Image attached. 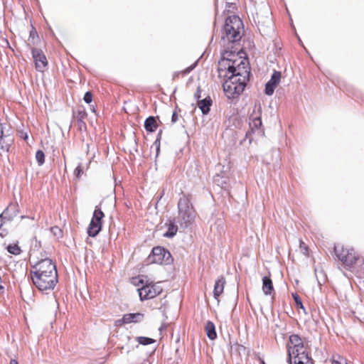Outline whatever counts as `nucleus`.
<instances>
[{"instance_id":"f257e3e1","label":"nucleus","mask_w":364,"mask_h":364,"mask_svg":"<svg viewBox=\"0 0 364 364\" xmlns=\"http://www.w3.org/2000/svg\"><path fill=\"white\" fill-rule=\"evenodd\" d=\"M222 65L227 68V79L223 85L224 92L229 99L235 98L245 90L249 80V68L243 60L236 64L235 60L229 59H223Z\"/></svg>"},{"instance_id":"f03ea898","label":"nucleus","mask_w":364,"mask_h":364,"mask_svg":"<svg viewBox=\"0 0 364 364\" xmlns=\"http://www.w3.org/2000/svg\"><path fill=\"white\" fill-rule=\"evenodd\" d=\"M177 208L176 223L179 224L181 228L186 229L193 222L196 218V211L191 202V196L190 194H182L179 198Z\"/></svg>"},{"instance_id":"7ed1b4c3","label":"nucleus","mask_w":364,"mask_h":364,"mask_svg":"<svg viewBox=\"0 0 364 364\" xmlns=\"http://www.w3.org/2000/svg\"><path fill=\"white\" fill-rule=\"evenodd\" d=\"M243 23L237 16H229L225 20L222 39L228 42L235 43L242 38Z\"/></svg>"},{"instance_id":"20e7f679","label":"nucleus","mask_w":364,"mask_h":364,"mask_svg":"<svg viewBox=\"0 0 364 364\" xmlns=\"http://www.w3.org/2000/svg\"><path fill=\"white\" fill-rule=\"evenodd\" d=\"M287 347V361L289 364H292L293 360L299 359L303 355H309L306 350V348L301 338L296 334H293L289 336V341Z\"/></svg>"},{"instance_id":"39448f33","label":"nucleus","mask_w":364,"mask_h":364,"mask_svg":"<svg viewBox=\"0 0 364 364\" xmlns=\"http://www.w3.org/2000/svg\"><path fill=\"white\" fill-rule=\"evenodd\" d=\"M30 274L58 277L56 266L54 262L48 258L41 259L35 265L32 266Z\"/></svg>"},{"instance_id":"423d86ee","label":"nucleus","mask_w":364,"mask_h":364,"mask_svg":"<svg viewBox=\"0 0 364 364\" xmlns=\"http://www.w3.org/2000/svg\"><path fill=\"white\" fill-rule=\"evenodd\" d=\"M30 277L33 284L41 291L53 290L58 282V277L47 275L30 274Z\"/></svg>"},{"instance_id":"0eeeda50","label":"nucleus","mask_w":364,"mask_h":364,"mask_svg":"<svg viewBox=\"0 0 364 364\" xmlns=\"http://www.w3.org/2000/svg\"><path fill=\"white\" fill-rule=\"evenodd\" d=\"M334 252L337 258L348 267L353 265L358 259V255L353 248L337 245L334 247Z\"/></svg>"},{"instance_id":"6e6552de","label":"nucleus","mask_w":364,"mask_h":364,"mask_svg":"<svg viewBox=\"0 0 364 364\" xmlns=\"http://www.w3.org/2000/svg\"><path fill=\"white\" fill-rule=\"evenodd\" d=\"M139 282L143 284L141 288L137 289L141 301L153 299L162 291V288L159 283H148L146 282L144 284V279H140Z\"/></svg>"},{"instance_id":"1a4fd4ad","label":"nucleus","mask_w":364,"mask_h":364,"mask_svg":"<svg viewBox=\"0 0 364 364\" xmlns=\"http://www.w3.org/2000/svg\"><path fill=\"white\" fill-rule=\"evenodd\" d=\"M105 217L100 205H96L92 218L87 228V234L90 237H95L102 229V220Z\"/></svg>"},{"instance_id":"9d476101","label":"nucleus","mask_w":364,"mask_h":364,"mask_svg":"<svg viewBox=\"0 0 364 364\" xmlns=\"http://www.w3.org/2000/svg\"><path fill=\"white\" fill-rule=\"evenodd\" d=\"M171 254L164 247H154L151 254L147 258L148 263L168 264L171 260Z\"/></svg>"},{"instance_id":"9b49d317","label":"nucleus","mask_w":364,"mask_h":364,"mask_svg":"<svg viewBox=\"0 0 364 364\" xmlns=\"http://www.w3.org/2000/svg\"><path fill=\"white\" fill-rule=\"evenodd\" d=\"M32 56L35 62L36 70L43 72L48 65L47 58L43 51L38 48H33Z\"/></svg>"},{"instance_id":"f8f14e48","label":"nucleus","mask_w":364,"mask_h":364,"mask_svg":"<svg viewBox=\"0 0 364 364\" xmlns=\"http://www.w3.org/2000/svg\"><path fill=\"white\" fill-rule=\"evenodd\" d=\"M144 315L141 313L126 314L121 319L115 321L116 326H122L124 324H129L132 323H139L144 320Z\"/></svg>"},{"instance_id":"ddd939ff","label":"nucleus","mask_w":364,"mask_h":364,"mask_svg":"<svg viewBox=\"0 0 364 364\" xmlns=\"http://www.w3.org/2000/svg\"><path fill=\"white\" fill-rule=\"evenodd\" d=\"M19 213V207L17 203H10L6 208L1 213L0 218L7 222H10L16 218Z\"/></svg>"},{"instance_id":"4468645a","label":"nucleus","mask_w":364,"mask_h":364,"mask_svg":"<svg viewBox=\"0 0 364 364\" xmlns=\"http://www.w3.org/2000/svg\"><path fill=\"white\" fill-rule=\"evenodd\" d=\"M225 283L226 282L224 277H220L215 281L213 289V296L215 299L217 300L218 304H219L220 301L219 296L223 294L224 291Z\"/></svg>"},{"instance_id":"2eb2a0df","label":"nucleus","mask_w":364,"mask_h":364,"mask_svg":"<svg viewBox=\"0 0 364 364\" xmlns=\"http://www.w3.org/2000/svg\"><path fill=\"white\" fill-rule=\"evenodd\" d=\"M258 115L253 116V114H252L250 117V122L249 125L252 132H255V131L259 130L262 126V119L260 117V107H258Z\"/></svg>"},{"instance_id":"dca6fc26","label":"nucleus","mask_w":364,"mask_h":364,"mask_svg":"<svg viewBox=\"0 0 364 364\" xmlns=\"http://www.w3.org/2000/svg\"><path fill=\"white\" fill-rule=\"evenodd\" d=\"M176 223V218L169 220L168 224H167L168 230L164 234V237H173L174 235H176L178 229Z\"/></svg>"},{"instance_id":"f3484780","label":"nucleus","mask_w":364,"mask_h":364,"mask_svg":"<svg viewBox=\"0 0 364 364\" xmlns=\"http://www.w3.org/2000/svg\"><path fill=\"white\" fill-rule=\"evenodd\" d=\"M212 100L210 97H207L202 100L198 102V105L203 114H207L210 111Z\"/></svg>"},{"instance_id":"a211bd4d","label":"nucleus","mask_w":364,"mask_h":364,"mask_svg":"<svg viewBox=\"0 0 364 364\" xmlns=\"http://www.w3.org/2000/svg\"><path fill=\"white\" fill-rule=\"evenodd\" d=\"M262 291L265 295H270L274 291L272 282L268 277H264L262 279Z\"/></svg>"},{"instance_id":"6ab92c4d","label":"nucleus","mask_w":364,"mask_h":364,"mask_svg":"<svg viewBox=\"0 0 364 364\" xmlns=\"http://www.w3.org/2000/svg\"><path fill=\"white\" fill-rule=\"evenodd\" d=\"M205 328L208 338H210V340H214L216 338L217 333L215 331V327L212 321H207L205 323Z\"/></svg>"},{"instance_id":"aec40b11","label":"nucleus","mask_w":364,"mask_h":364,"mask_svg":"<svg viewBox=\"0 0 364 364\" xmlns=\"http://www.w3.org/2000/svg\"><path fill=\"white\" fill-rule=\"evenodd\" d=\"M144 127L147 132H154L157 128V124L155 118L154 117H149L145 120Z\"/></svg>"},{"instance_id":"412c9836","label":"nucleus","mask_w":364,"mask_h":364,"mask_svg":"<svg viewBox=\"0 0 364 364\" xmlns=\"http://www.w3.org/2000/svg\"><path fill=\"white\" fill-rule=\"evenodd\" d=\"M294 364H314V360L309 355H302L299 359L292 361Z\"/></svg>"},{"instance_id":"4be33fe9","label":"nucleus","mask_w":364,"mask_h":364,"mask_svg":"<svg viewBox=\"0 0 364 364\" xmlns=\"http://www.w3.org/2000/svg\"><path fill=\"white\" fill-rule=\"evenodd\" d=\"M281 73L274 71L271 77V79L268 81L271 85L277 87L280 82Z\"/></svg>"},{"instance_id":"5701e85b","label":"nucleus","mask_w":364,"mask_h":364,"mask_svg":"<svg viewBox=\"0 0 364 364\" xmlns=\"http://www.w3.org/2000/svg\"><path fill=\"white\" fill-rule=\"evenodd\" d=\"M136 341L141 345L146 346L155 343V340L151 338L144 336H138Z\"/></svg>"},{"instance_id":"b1692460","label":"nucleus","mask_w":364,"mask_h":364,"mask_svg":"<svg viewBox=\"0 0 364 364\" xmlns=\"http://www.w3.org/2000/svg\"><path fill=\"white\" fill-rule=\"evenodd\" d=\"M6 250L10 254L14 255H18L21 252L20 247L16 244L9 245L6 247Z\"/></svg>"},{"instance_id":"393cba45","label":"nucleus","mask_w":364,"mask_h":364,"mask_svg":"<svg viewBox=\"0 0 364 364\" xmlns=\"http://www.w3.org/2000/svg\"><path fill=\"white\" fill-rule=\"evenodd\" d=\"M36 159L39 166H41L45 162V154L43 151L38 150L36 153Z\"/></svg>"},{"instance_id":"a878e982","label":"nucleus","mask_w":364,"mask_h":364,"mask_svg":"<svg viewBox=\"0 0 364 364\" xmlns=\"http://www.w3.org/2000/svg\"><path fill=\"white\" fill-rule=\"evenodd\" d=\"M275 88V86L267 82L265 85V94L269 96L272 95L274 93Z\"/></svg>"},{"instance_id":"bb28decb","label":"nucleus","mask_w":364,"mask_h":364,"mask_svg":"<svg viewBox=\"0 0 364 364\" xmlns=\"http://www.w3.org/2000/svg\"><path fill=\"white\" fill-rule=\"evenodd\" d=\"M53 234L57 237H61L63 235L62 230L57 226L53 227L50 229Z\"/></svg>"},{"instance_id":"cd10ccee","label":"nucleus","mask_w":364,"mask_h":364,"mask_svg":"<svg viewBox=\"0 0 364 364\" xmlns=\"http://www.w3.org/2000/svg\"><path fill=\"white\" fill-rule=\"evenodd\" d=\"M7 222L4 218H0V235L4 237L7 235V231L5 230L1 229L4 224Z\"/></svg>"},{"instance_id":"c85d7f7f","label":"nucleus","mask_w":364,"mask_h":364,"mask_svg":"<svg viewBox=\"0 0 364 364\" xmlns=\"http://www.w3.org/2000/svg\"><path fill=\"white\" fill-rule=\"evenodd\" d=\"M223 177L220 176V175H216L215 177H214V181L215 183H217L219 186H220L222 188H225V185L226 184V181H222L221 182H220V179H222Z\"/></svg>"},{"instance_id":"c756f323","label":"nucleus","mask_w":364,"mask_h":364,"mask_svg":"<svg viewBox=\"0 0 364 364\" xmlns=\"http://www.w3.org/2000/svg\"><path fill=\"white\" fill-rule=\"evenodd\" d=\"M83 100L86 103H87V104L90 103L92 100V93L90 92H85Z\"/></svg>"},{"instance_id":"7c9ffc66","label":"nucleus","mask_w":364,"mask_h":364,"mask_svg":"<svg viewBox=\"0 0 364 364\" xmlns=\"http://www.w3.org/2000/svg\"><path fill=\"white\" fill-rule=\"evenodd\" d=\"M293 297H294V299L295 302L296 303V304H297L298 306H299L301 308H304L303 304H302V302H301V299H300L299 296L296 294H293Z\"/></svg>"},{"instance_id":"2f4dec72","label":"nucleus","mask_w":364,"mask_h":364,"mask_svg":"<svg viewBox=\"0 0 364 364\" xmlns=\"http://www.w3.org/2000/svg\"><path fill=\"white\" fill-rule=\"evenodd\" d=\"M9 144H4L1 141H0V150L9 151Z\"/></svg>"},{"instance_id":"473e14b6","label":"nucleus","mask_w":364,"mask_h":364,"mask_svg":"<svg viewBox=\"0 0 364 364\" xmlns=\"http://www.w3.org/2000/svg\"><path fill=\"white\" fill-rule=\"evenodd\" d=\"M338 360L333 359V364H344L345 363H346V359H344L343 358H341L340 356H338Z\"/></svg>"},{"instance_id":"72a5a7b5","label":"nucleus","mask_w":364,"mask_h":364,"mask_svg":"<svg viewBox=\"0 0 364 364\" xmlns=\"http://www.w3.org/2000/svg\"><path fill=\"white\" fill-rule=\"evenodd\" d=\"M82 172V168L80 166H78L74 171V173L77 177H79Z\"/></svg>"},{"instance_id":"f704fd0d","label":"nucleus","mask_w":364,"mask_h":364,"mask_svg":"<svg viewBox=\"0 0 364 364\" xmlns=\"http://www.w3.org/2000/svg\"><path fill=\"white\" fill-rule=\"evenodd\" d=\"M200 92H201V90H200V87H198V89L194 95V97L196 100H199L200 98Z\"/></svg>"},{"instance_id":"c9c22d12","label":"nucleus","mask_w":364,"mask_h":364,"mask_svg":"<svg viewBox=\"0 0 364 364\" xmlns=\"http://www.w3.org/2000/svg\"><path fill=\"white\" fill-rule=\"evenodd\" d=\"M178 117L176 112H173L171 117V122L175 123L178 121Z\"/></svg>"},{"instance_id":"e433bc0d","label":"nucleus","mask_w":364,"mask_h":364,"mask_svg":"<svg viewBox=\"0 0 364 364\" xmlns=\"http://www.w3.org/2000/svg\"><path fill=\"white\" fill-rule=\"evenodd\" d=\"M194 67H195V64H194V65H191V66H190V67H188V68H187L186 69H185V70H183V73H184V74H188V73H190V72H191V71L194 68Z\"/></svg>"},{"instance_id":"4c0bfd02","label":"nucleus","mask_w":364,"mask_h":364,"mask_svg":"<svg viewBox=\"0 0 364 364\" xmlns=\"http://www.w3.org/2000/svg\"><path fill=\"white\" fill-rule=\"evenodd\" d=\"M223 56H237V55L232 53L231 52H226L223 54Z\"/></svg>"},{"instance_id":"58836bf2","label":"nucleus","mask_w":364,"mask_h":364,"mask_svg":"<svg viewBox=\"0 0 364 364\" xmlns=\"http://www.w3.org/2000/svg\"><path fill=\"white\" fill-rule=\"evenodd\" d=\"M3 134H4V132H3L2 124H0V139L2 137Z\"/></svg>"},{"instance_id":"ea45409f","label":"nucleus","mask_w":364,"mask_h":364,"mask_svg":"<svg viewBox=\"0 0 364 364\" xmlns=\"http://www.w3.org/2000/svg\"><path fill=\"white\" fill-rule=\"evenodd\" d=\"M10 364H18V363L17 362L16 360L11 359V361H10Z\"/></svg>"},{"instance_id":"a19ab883","label":"nucleus","mask_w":364,"mask_h":364,"mask_svg":"<svg viewBox=\"0 0 364 364\" xmlns=\"http://www.w3.org/2000/svg\"><path fill=\"white\" fill-rule=\"evenodd\" d=\"M78 115L80 117V118H82L85 115V113L82 112H79Z\"/></svg>"},{"instance_id":"79ce46f5","label":"nucleus","mask_w":364,"mask_h":364,"mask_svg":"<svg viewBox=\"0 0 364 364\" xmlns=\"http://www.w3.org/2000/svg\"><path fill=\"white\" fill-rule=\"evenodd\" d=\"M250 132H247V134H246V137H249V134H250Z\"/></svg>"},{"instance_id":"37998d69","label":"nucleus","mask_w":364,"mask_h":364,"mask_svg":"<svg viewBox=\"0 0 364 364\" xmlns=\"http://www.w3.org/2000/svg\"><path fill=\"white\" fill-rule=\"evenodd\" d=\"M4 289V287L0 284V291Z\"/></svg>"},{"instance_id":"c03bdc74","label":"nucleus","mask_w":364,"mask_h":364,"mask_svg":"<svg viewBox=\"0 0 364 364\" xmlns=\"http://www.w3.org/2000/svg\"><path fill=\"white\" fill-rule=\"evenodd\" d=\"M27 218V217H26V216H24V215H22V216H21V219H23V218Z\"/></svg>"},{"instance_id":"a18cd8bd","label":"nucleus","mask_w":364,"mask_h":364,"mask_svg":"<svg viewBox=\"0 0 364 364\" xmlns=\"http://www.w3.org/2000/svg\"><path fill=\"white\" fill-rule=\"evenodd\" d=\"M344 364H347V363H345Z\"/></svg>"}]
</instances>
